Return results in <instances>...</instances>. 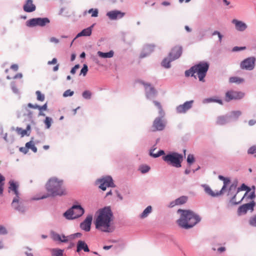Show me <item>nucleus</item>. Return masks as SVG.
<instances>
[{
    "label": "nucleus",
    "mask_w": 256,
    "mask_h": 256,
    "mask_svg": "<svg viewBox=\"0 0 256 256\" xmlns=\"http://www.w3.org/2000/svg\"><path fill=\"white\" fill-rule=\"evenodd\" d=\"M112 213L108 208L100 210L95 220L96 228L106 232H111L114 228L112 226Z\"/></svg>",
    "instance_id": "f257e3e1"
},
{
    "label": "nucleus",
    "mask_w": 256,
    "mask_h": 256,
    "mask_svg": "<svg viewBox=\"0 0 256 256\" xmlns=\"http://www.w3.org/2000/svg\"><path fill=\"white\" fill-rule=\"evenodd\" d=\"M178 212L180 213V216L176 220V222L183 228H190L200 220V216L192 210L179 209Z\"/></svg>",
    "instance_id": "f03ea898"
},
{
    "label": "nucleus",
    "mask_w": 256,
    "mask_h": 256,
    "mask_svg": "<svg viewBox=\"0 0 256 256\" xmlns=\"http://www.w3.org/2000/svg\"><path fill=\"white\" fill-rule=\"evenodd\" d=\"M46 188L52 196H62L66 194L63 180L56 178H52L48 180Z\"/></svg>",
    "instance_id": "7ed1b4c3"
},
{
    "label": "nucleus",
    "mask_w": 256,
    "mask_h": 256,
    "mask_svg": "<svg viewBox=\"0 0 256 256\" xmlns=\"http://www.w3.org/2000/svg\"><path fill=\"white\" fill-rule=\"evenodd\" d=\"M162 160L168 164L178 168L182 166L183 156L176 152H172L162 156Z\"/></svg>",
    "instance_id": "20e7f679"
},
{
    "label": "nucleus",
    "mask_w": 256,
    "mask_h": 256,
    "mask_svg": "<svg viewBox=\"0 0 256 256\" xmlns=\"http://www.w3.org/2000/svg\"><path fill=\"white\" fill-rule=\"evenodd\" d=\"M84 208L80 205H74L66 210L64 216L67 219H74L82 216L84 213Z\"/></svg>",
    "instance_id": "39448f33"
},
{
    "label": "nucleus",
    "mask_w": 256,
    "mask_h": 256,
    "mask_svg": "<svg viewBox=\"0 0 256 256\" xmlns=\"http://www.w3.org/2000/svg\"><path fill=\"white\" fill-rule=\"evenodd\" d=\"M208 68L209 65L206 62H200L193 66V68L195 70V74L196 76H198L200 81L204 82V78L206 76Z\"/></svg>",
    "instance_id": "423d86ee"
},
{
    "label": "nucleus",
    "mask_w": 256,
    "mask_h": 256,
    "mask_svg": "<svg viewBox=\"0 0 256 256\" xmlns=\"http://www.w3.org/2000/svg\"><path fill=\"white\" fill-rule=\"evenodd\" d=\"M245 96V94L240 91L235 90L232 89L228 90L224 96V100L226 102L232 100H237L242 99Z\"/></svg>",
    "instance_id": "0eeeda50"
},
{
    "label": "nucleus",
    "mask_w": 256,
    "mask_h": 256,
    "mask_svg": "<svg viewBox=\"0 0 256 256\" xmlns=\"http://www.w3.org/2000/svg\"><path fill=\"white\" fill-rule=\"evenodd\" d=\"M50 22V20L47 18H34L28 20L26 22V25L28 27H34L37 26H44L48 24Z\"/></svg>",
    "instance_id": "6e6552de"
},
{
    "label": "nucleus",
    "mask_w": 256,
    "mask_h": 256,
    "mask_svg": "<svg viewBox=\"0 0 256 256\" xmlns=\"http://www.w3.org/2000/svg\"><path fill=\"white\" fill-rule=\"evenodd\" d=\"M256 58L254 56L248 58L240 64V68L243 70H252L255 67Z\"/></svg>",
    "instance_id": "1a4fd4ad"
},
{
    "label": "nucleus",
    "mask_w": 256,
    "mask_h": 256,
    "mask_svg": "<svg viewBox=\"0 0 256 256\" xmlns=\"http://www.w3.org/2000/svg\"><path fill=\"white\" fill-rule=\"evenodd\" d=\"M12 206L15 210L20 212L24 213L26 210L23 200L20 197H14L12 202Z\"/></svg>",
    "instance_id": "9d476101"
},
{
    "label": "nucleus",
    "mask_w": 256,
    "mask_h": 256,
    "mask_svg": "<svg viewBox=\"0 0 256 256\" xmlns=\"http://www.w3.org/2000/svg\"><path fill=\"white\" fill-rule=\"evenodd\" d=\"M163 118L160 116L154 120L151 128L152 132L161 131L164 130L166 126V122Z\"/></svg>",
    "instance_id": "9b49d317"
},
{
    "label": "nucleus",
    "mask_w": 256,
    "mask_h": 256,
    "mask_svg": "<svg viewBox=\"0 0 256 256\" xmlns=\"http://www.w3.org/2000/svg\"><path fill=\"white\" fill-rule=\"evenodd\" d=\"M9 186L8 188V192L9 194L14 195V197H20V194L19 192V184L18 182L13 180H10L9 182Z\"/></svg>",
    "instance_id": "f8f14e48"
},
{
    "label": "nucleus",
    "mask_w": 256,
    "mask_h": 256,
    "mask_svg": "<svg viewBox=\"0 0 256 256\" xmlns=\"http://www.w3.org/2000/svg\"><path fill=\"white\" fill-rule=\"evenodd\" d=\"M100 185L99 188L102 190H105L107 187H114L112 179L110 176H106L98 180Z\"/></svg>",
    "instance_id": "ddd939ff"
},
{
    "label": "nucleus",
    "mask_w": 256,
    "mask_h": 256,
    "mask_svg": "<svg viewBox=\"0 0 256 256\" xmlns=\"http://www.w3.org/2000/svg\"><path fill=\"white\" fill-rule=\"evenodd\" d=\"M254 206L255 202L254 200H252L249 203L245 204L241 206L238 210V215L241 216L242 214H244L249 210L252 212Z\"/></svg>",
    "instance_id": "4468645a"
},
{
    "label": "nucleus",
    "mask_w": 256,
    "mask_h": 256,
    "mask_svg": "<svg viewBox=\"0 0 256 256\" xmlns=\"http://www.w3.org/2000/svg\"><path fill=\"white\" fill-rule=\"evenodd\" d=\"M182 46H176L174 47L168 54L171 60L178 58L182 54Z\"/></svg>",
    "instance_id": "2eb2a0df"
},
{
    "label": "nucleus",
    "mask_w": 256,
    "mask_h": 256,
    "mask_svg": "<svg viewBox=\"0 0 256 256\" xmlns=\"http://www.w3.org/2000/svg\"><path fill=\"white\" fill-rule=\"evenodd\" d=\"M256 197L254 192H252L250 194L248 195V193L246 192L244 196H241L237 200L236 196L234 195L231 200V202L234 204H236L241 202V201L244 198L250 199L252 200Z\"/></svg>",
    "instance_id": "dca6fc26"
},
{
    "label": "nucleus",
    "mask_w": 256,
    "mask_h": 256,
    "mask_svg": "<svg viewBox=\"0 0 256 256\" xmlns=\"http://www.w3.org/2000/svg\"><path fill=\"white\" fill-rule=\"evenodd\" d=\"M92 220V215L88 216L85 220L80 224V228L86 232H89L90 229Z\"/></svg>",
    "instance_id": "f3484780"
},
{
    "label": "nucleus",
    "mask_w": 256,
    "mask_h": 256,
    "mask_svg": "<svg viewBox=\"0 0 256 256\" xmlns=\"http://www.w3.org/2000/svg\"><path fill=\"white\" fill-rule=\"evenodd\" d=\"M193 102V100L187 101L183 104L180 105L176 108L177 112L178 113L186 112L192 108Z\"/></svg>",
    "instance_id": "a211bd4d"
},
{
    "label": "nucleus",
    "mask_w": 256,
    "mask_h": 256,
    "mask_svg": "<svg viewBox=\"0 0 256 256\" xmlns=\"http://www.w3.org/2000/svg\"><path fill=\"white\" fill-rule=\"evenodd\" d=\"M141 83L144 86L146 92V96L148 98L154 96L156 92L154 88L150 84L142 82Z\"/></svg>",
    "instance_id": "6ab92c4d"
},
{
    "label": "nucleus",
    "mask_w": 256,
    "mask_h": 256,
    "mask_svg": "<svg viewBox=\"0 0 256 256\" xmlns=\"http://www.w3.org/2000/svg\"><path fill=\"white\" fill-rule=\"evenodd\" d=\"M106 15L110 19L114 20L122 18L124 15V13L118 10H112L108 12Z\"/></svg>",
    "instance_id": "aec40b11"
},
{
    "label": "nucleus",
    "mask_w": 256,
    "mask_h": 256,
    "mask_svg": "<svg viewBox=\"0 0 256 256\" xmlns=\"http://www.w3.org/2000/svg\"><path fill=\"white\" fill-rule=\"evenodd\" d=\"M23 9L26 12H31L36 10V6L33 4L32 0H27L23 6Z\"/></svg>",
    "instance_id": "412c9836"
},
{
    "label": "nucleus",
    "mask_w": 256,
    "mask_h": 256,
    "mask_svg": "<svg viewBox=\"0 0 256 256\" xmlns=\"http://www.w3.org/2000/svg\"><path fill=\"white\" fill-rule=\"evenodd\" d=\"M232 23L235 25L236 28L238 31H244L248 27L246 24L236 19H234L232 20Z\"/></svg>",
    "instance_id": "4be33fe9"
},
{
    "label": "nucleus",
    "mask_w": 256,
    "mask_h": 256,
    "mask_svg": "<svg viewBox=\"0 0 256 256\" xmlns=\"http://www.w3.org/2000/svg\"><path fill=\"white\" fill-rule=\"evenodd\" d=\"M82 250H84V252H89L90 249L85 242L80 240L77 243L76 252H80Z\"/></svg>",
    "instance_id": "5701e85b"
},
{
    "label": "nucleus",
    "mask_w": 256,
    "mask_h": 256,
    "mask_svg": "<svg viewBox=\"0 0 256 256\" xmlns=\"http://www.w3.org/2000/svg\"><path fill=\"white\" fill-rule=\"evenodd\" d=\"M18 134L20 135L22 137L24 136H29L30 132V126L28 124L26 126V130H22L20 128L17 127L16 130Z\"/></svg>",
    "instance_id": "b1692460"
},
{
    "label": "nucleus",
    "mask_w": 256,
    "mask_h": 256,
    "mask_svg": "<svg viewBox=\"0 0 256 256\" xmlns=\"http://www.w3.org/2000/svg\"><path fill=\"white\" fill-rule=\"evenodd\" d=\"M188 200V198L186 196H182L176 199L174 201L170 202V206L173 207L176 205H180L185 204Z\"/></svg>",
    "instance_id": "393cba45"
},
{
    "label": "nucleus",
    "mask_w": 256,
    "mask_h": 256,
    "mask_svg": "<svg viewBox=\"0 0 256 256\" xmlns=\"http://www.w3.org/2000/svg\"><path fill=\"white\" fill-rule=\"evenodd\" d=\"M204 190L209 195L212 196H217L221 195L223 193H224V191H222L221 190L220 191H218L216 192H214L208 186H204Z\"/></svg>",
    "instance_id": "a878e982"
},
{
    "label": "nucleus",
    "mask_w": 256,
    "mask_h": 256,
    "mask_svg": "<svg viewBox=\"0 0 256 256\" xmlns=\"http://www.w3.org/2000/svg\"><path fill=\"white\" fill-rule=\"evenodd\" d=\"M93 26H92L90 27H88L84 29L81 32L78 33L76 38H78L82 36H90L92 34V28Z\"/></svg>",
    "instance_id": "bb28decb"
},
{
    "label": "nucleus",
    "mask_w": 256,
    "mask_h": 256,
    "mask_svg": "<svg viewBox=\"0 0 256 256\" xmlns=\"http://www.w3.org/2000/svg\"><path fill=\"white\" fill-rule=\"evenodd\" d=\"M28 106L30 108L38 109L40 110H47L48 106L47 104L46 103L42 106H38V104L33 105L30 103L28 104Z\"/></svg>",
    "instance_id": "cd10ccee"
},
{
    "label": "nucleus",
    "mask_w": 256,
    "mask_h": 256,
    "mask_svg": "<svg viewBox=\"0 0 256 256\" xmlns=\"http://www.w3.org/2000/svg\"><path fill=\"white\" fill-rule=\"evenodd\" d=\"M114 52L112 50H110L108 52H103L100 51L98 52V56L102 58H112L114 56Z\"/></svg>",
    "instance_id": "c85d7f7f"
},
{
    "label": "nucleus",
    "mask_w": 256,
    "mask_h": 256,
    "mask_svg": "<svg viewBox=\"0 0 256 256\" xmlns=\"http://www.w3.org/2000/svg\"><path fill=\"white\" fill-rule=\"evenodd\" d=\"M218 178L224 182V186L221 190L224 192L226 186L230 182V180L220 175L218 176Z\"/></svg>",
    "instance_id": "c756f323"
},
{
    "label": "nucleus",
    "mask_w": 256,
    "mask_h": 256,
    "mask_svg": "<svg viewBox=\"0 0 256 256\" xmlns=\"http://www.w3.org/2000/svg\"><path fill=\"white\" fill-rule=\"evenodd\" d=\"M154 104L158 109V114L162 118H164L165 114L160 102L157 101H154Z\"/></svg>",
    "instance_id": "7c9ffc66"
},
{
    "label": "nucleus",
    "mask_w": 256,
    "mask_h": 256,
    "mask_svg": "<svg viewBox=\"0 0 256 256\" xmlns=\"http://www.w3.org/2000/svg\"><path fill=\"white\" fill-rule=\"evenodd\" d=\"M154 104L158 109V114L162 118H164L165 114L160 102L157 101H154Z\"/></svg>",
    "instance_id": "2f4dec72"
},
{
    "label": "nucleus",
    "mask_w": 256,
    "mask_h": 256,
    "mask_svg": "<svg viewBox=\"0 0 256 256\" xmlns=\"http://www.w3.org/2000/svg\"><path fill=\"white\" fill-rule=\"evenodd\" d=\"M244 82V79L238 76H232L229 78L230 83L240 84Z\"/></svg>",
    "instance_id": "473e14b6"
},
{
    "label": "nucleus",
    "mask_w": 256,
    "mask_h": 256,
    "mask_svg": "<svg viewBox=\"0 0 256 256\" xmlns=\"http://www.w3.org/2000/svg\"><path fill=\"white\" fill-rule=\"evenodd\" d=\"M152 208L151 206H148L140 215L141 218H144L148 216V215L152 212Z\"/></svg>",
    "instance_id": "72a5a7b5"
},
{
    "label": "nucleus",
    "mask_w": 256,
    "mask_h": 256,
    "mask_svg": "<svg viewBox=\"0 0 256 256\" xmlns=\"http://www.w3.org/2000/svg\"><path fill=\"white\" fill-rule=\"evenodd\" d=\"M172 60H171V58L168 56V58H165L162 62V66L166 68H169L170 66V63Z\"/></svg>",
    "instance_id": "f704fd0d"
},
{
    "label": "nucleus",
    "mask_w": 256,
    "mask_h": 256,
    "mask_svg": "<svg viewBox=\"0 0 256 256\" xmlns=\"http://www.w3.org/2000/svg\"><path fill=\"white\" fill-rule=\"evenodd\" d=\"M227 122V118L225 116H220L218 118L216 124L219 125H223Z\"/></svg>",
    "instance_id": "c9c22d12"
},
{
    "label": "nucleus",
    "mask_w": 256,
    "mask_h": 256,
    "mask_svg": "<svg viewBox=\"0 0 256 256\" xmlns=\"http://www.w3.org/2000/svg\"><path fill=\"white\" fill-rule=\"evenodd\" d=\"M26 146L28 149H31L34 152H37V148L35 146L32 141H30L29 142H26Z\"/></svg>",
    "instance_id": "e433bc0d"
},
{
    "label": "nucleus",
    "mask_w": 256,
    "mask_h": 256,
    "mask_svg": "<svg viewBox=\"0 0 256 256\" xmlns=\"http://www.w3.org/2000/svg\"><path fill=\"white\" fill-rule=\"evenodd\" d=\"M54 238L55 240H59V241H60L62 242H67L68 240V237L65 236H63V239H62L61 236L58 234H54Z\"/></svg>",
    "instance_id": "4c0bfd02"
},
{
    "label": "nucleus",
    "mask_w": 256,
    "mask_h": 256,
    "mask_svg": "<svg viewBox=\"0 0 256 256\" xmlns=\"http://www.w3.org/2000/svg\"><path fill=\"white\" fill-rule=\"evenodd\" d=\"M28 108V106H24L22 108V111L24 112V116H28L29 118H32V112H31L30 110Z\"/></svg>",
    "instance_id": "58836bf2"
},
{
    "label": "nucleus",
    "mask_w": 256,
    "mask_h": 256,
    "mask_svg": "<svg viewBox=\"0 0 256 256\" xmlns=\"http://www.w3.org/2000/svg\"><path fill=\"white\" fill-rule=\"evenodd\" d=\"M204 102H217L221 105L223 104V102L222 100L217 99L216 98H208L204 100Z\"/></svg>",
    "instance_id": "ea45409f"
},
{
    "label": "nucleus",
    "mask_w": 256,
    "mask_h": 256,
    "mask_svg": "<svg viewBox=\"0 0 256 256\" xmlns=\"http://www.w3.org/2000/svg\"><path fill=\"white\" fill-rule=\"evenodd\" d=\"M185 75L186 76H194L196 78V75L195 74V70L193 68V66L192 67L190 70L185 72Z\"/></svg>",
    "instance_id": "a19ab883"
},
{
    "label": "nucleus",
    "mask_w": 256,
    "mask_h": 256,
    "mask_svg": "<svg viewBox=\"0 0 256 256\" xmlns=\"http://www.w3.org/2000/svg\"><path fill=\"white\" fill-rule=\"evenodd\" d=\"M154 150L155 149H154L150 151V155L154 158H157L164 154V152L162 150H160L157 154H154Z\"/></svg>",
    "instance_id": "79ce46f5"
},
{
    "label": "nucleus",
    "mask_w": 256,
    "mask_h": 256,
    "mask_svg": "<svg viewBox=\"0 0 256 256\" xmlns=\"http://www.w3.org/2000/svg\"><path fill=\"white\" fill-rule=\"evenodd\" d=\"M63 250L60 249H54L52 250V256H62Z\"/></svg>",
    "instance_id": "37998d69"
},
{
    "label": "nucleus",
    "mask_w": 256,
    "mask_h": 256,
    "mask_svg": "<svg viewBox=\"0 0 256 256\" xmlns=\"http://www.w3.org/2000/svg\"><path fill=\"white\" fill-rule=\"evenodd\" d=\"M36 95L37 100L40 102H43L44 100L45 96L44 95L41 93V92L39 90H37L36 92Z\"/></svg>",
    "instance_id": "c03bdc74"
},
{
    "label": "nucleus",
    "mask_w": 256,
    "mask_h": 256,
    "mask_svg": "<svg viewBox=\"0 0 256 256\" xmlns=\"http://www.w3.org/2000/svg\"><path fill=\"white\" fill-rule=\"evenodd\" d=\"M52 122V118H50V117H48V116H46V119H45V120L44 121V124L46 126V128H50Z\"/></svg>",
    "instance_id": "a18cd8bd"
},
{
    "label": "nucleus",
    "mask_w": 256,
    "mask_h": 256,
    "mask_svg": "<svg viewBox=\"0 0 256 256\" xmlns=\"http://www.w3.org/2000/svg\"><path fill=\"white\" fill-rule=\"evenodd\" d=\"M92 94V92L90 90H85L82 94V97L85 99H90Z\"/></svg>",
    "instance_id": "49530a36"
},
{
    "label": "nucleus",
    "mask_w": 256,
    "mask_h": 256,
    "mask_svg": "<svg viewBox=\"0 0 256 256\" xmlns=\"http://www.w3.org/2000/svg\"><path fill=\"white\" fill-rule=\"evenodd\" d=\"M186 161L190 165L194 162V158L193 154H190L188 155Z\"/></svg>",
    "instance_id": "de8ad7c7"
},
{
    "label": "nucleus",
    "mask_w": 256,
    "mask_h": 256,
    "mask_svg": "<svg viewBox=\"0 0 256 256\" xmlns=\"http://www.w3.org/2000/svg\"><path fill=\"white\" fill-rule=\"evenodd\" d=\"M88 12L92 14V17H96L98 16V10L97 9L91 8L88 11Z\"/></svg>",
    "instance_id": "09e8293b"
},
{
    "label": "nucleus",
    "mask_w": 256,
    "mask_h": 256,
    "mask_svg": "<svg viewBox=\"0 0 256 256\" xmlns=\"http://www.w3.org/2000/svg\"><path fill=\"white\" fill-rule=\"evenodd\" d=\"M150 169V168L148 166H142L140 168V172L143 174L148 172Z\"/></svg>",
    "instance_id": "8fccbe9b"
},
{
    "label": "nucleus",
    "mask_w": 256,
    "mask_h": 256,
    "mask_svg": "<svg viewBox=\"0 0 256 256\" xmlns=\"http://www.w3.org/2000/svg\"><path fill=\"white\" fill-rule=\"evenodd\" d=\"M237 184H236L233 183L232 184L229 188V191L228 192V195L230 194L231 192H235Z\"/></svg>",
    "instance_id": "3c124183"
},
{
    "label": "nucleus",
    "mask_w": 256,
    "mask_h": 256,
    "mask_svg": "<svg viewBox=\"0 0 256 256\" xmlns=\"http://www.w3.org/2000/svg\"><path fill=\"white\" fill-rule=\"evenodd\" d=\"M256 152V146H251L248 150V154H254Z\"/></svg>",
    "instance_id": "603ef678"
},
{
    "label": "nucleus",
    "mask_w": 256,
    "mask_h": 256,
    "mask_svg": "<svg viewBox=\"0 0 256 256\" xmlns=\"http://www.w3.org/2000/svg\"><path fill=\"white\" fill-rule=\"evenodd\" d=\"M250 224L252 226H256V216L250 218Z\"/></svg>",
    "instance_id": "864d4df0"
},
{
    "label": "nucleus",
    "mask_w": 256,
    "mask_h": 256,
    "mask_svg": "<svg viewBox=\"0 0 256 256\" xmlns=\"http://www.w3.org/2000/svg\"><path fill=\"white\" fill-rule=\"evenodd\" d=\"M74 92L71 91L70 90H66L63 94L64 97H67L68 96H72L74 94Z\"/></svg>",
    "instance_id": "5fc2aeb1"
},
{
    "label": "nucleus",
    "mask_w": 256,
    "mask_h": 256,
    "mask_svg": "<svg viewBox=\"0 0 256 256\" xmlns=\"http://www.w3.org/2000/svg\"><path fill=\"white\" fill-rule=\"evenodd\" d=\"M88 71V66L86 64H84L83 68L81 70L80 74H82L84 76L86 75Z\"/></svg>",
    "instance_id": "6e6d98bb"
},
{
    "label": "nucleus",
    "mask_w": 256,
    "mask_h": 256,
    "mask_svg": "<svg viewBox=\"0 0 256 256\" xmlns=\"http://www.w3.org/2000/svg\"><path fill=\"white\" fill-rule=\"evenodd\" d=\"M8 231L6 228L3 226L0 225V234H6Z\"/></svg>",
    "instance_id": "4d7b16f0"
},
{
    "label": "nucleus",
    "mask_w": 256,
    "mask_h": 256,
    "mask_svg": "<svg viewBox=\"0 0 256 256\" xmlns=\"http://www.w3.org/2000/svg\"><path fill=\"white\" fill-rule=\"evenodd\" d=\"M249 190L250 188L246 186L244 184H242V186H240V188H238V190H237V193H236V195L237 196V195L238 194V192L240 190Z\"/></svg>",
    "instance_id": "13d9d810"
},
{
    "label": "nucleus",
    "mask_w": 256,
    "mask_h": 256,
    "mask_svg": "<svg viewBox=\"0 0 256 256\" xmlns=\"http://www.w3.org/2000/svg\"><path fill=\"white\" fill-rule=\"evenodd\" d=\"M80 68L79 64H76L74 67L72 68L70 72L72 74H74L76 73V70Z\"/></svg>",
    "instance_id": "bf43d9fd"
},
{
    "label": "nucleus",
    "mask_w": 256,
    "mask_h": 256,
    "mask_svg": "<svg viewBox=\"0 0 256 256\" xmlns=\"http://www.w3.org/2000/svg\"><path fill=\"white\" fill-rule=\"evenodd\" d=\"M20 151L26 154L28 152V148L27 147H21L20 148Z\"/></svg>",
    "instance_id": "052dcab7"
},
{
    "label": "nucleus",
    "mask_w": 256,
    "mask_h": 256,
    "mask_svg": "<svg viewBox=\"0 0 256 256\" xmlns=\"http://www.w3.org/2000/svg\"><path fill=\"white\" fill-rule=\"evenodd\" d=\"M246 49V47H238V46H235L233 48L234 51H238L241 50H244Z\"/></svg>",
    "instance_id": "680f3d73"
},
{
    "label": "nucleus",
    "mask_w": 256,
    "mask_h": 256,
    "mask_svg": "<svg viewBox=\"0 0 256 256\" xmlns=\"http://www.w3.org/2000/svg\"><path fill=\"white\" fill-rule=\"evenodd\" d=\"M4 184V182L0 184V195H2L3 194Z\"/></svg>",
    "instance_id": "e2e57ef3"
},
{
    "label": "nucleus",
    "mask_w": 256,
    "mask_h": 256,
    "mask_svg": "<svg viewBox=\"0 0 256 256\" xmlns=\"http://www.w3.org/2000/svg\"><path fill=\"white\" fill-rule=\"evenodd\" d=\"M50 42H54L56 44H58L59 42V40L54 37L51 38H50Z\"/></svg>",
    "instance_id": "0e129e2a"
},
{
    "label": "nucleus",
    "mask_w": 256,
    "mask_h": 256,
    "mask_svg": "<svg viewBox=\"0 0 256 256\" xmlns=\"http://www.w3.org/2000/svg\"><path fill=\"white\" fill-rule=\"evenodd\" d=\"M10 68L16 72L18 70V66L16 64H12L10 66Z\"/></svg>",
    "instance_id": "69168bd1"
},
{
    "label": "nucleus",
    "mask_w": 256,
    "mask_h": 256,
    "mask_svg": "<svg viewBox=\"0 0 256 256\" xmlns=\"http://www.w3.org/2000/svg\"><path fill=\"white\" fill-rule=\"evenodd\" d=\"M57 62V60L56 58H54L52 60L48 61V64H56Z\"/></svg>",
    "instance_id": "338daca9"
},
{
    "label": "nucleus",
    "mask_w": 256,
    "mask_h": 256,
    "mask_svg": "<svg viewBox=\"0 0 256 256\" xmlns=\"http://www.w3.org/2000/svg\"><path fill=\"white\" fill-rule=\"evenodd\" d=\"M255 124H256V120H251L248 122V124L250 126L254 125Z\"/></svg>",
    "instance_id": "774afa93"
}]
</instances>
